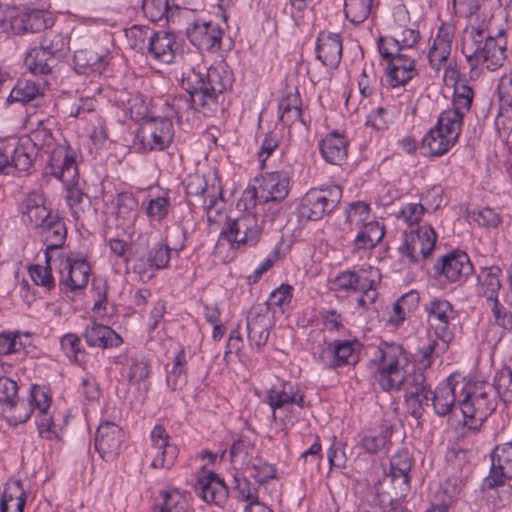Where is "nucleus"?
Returning <instances> with one entry per match:
<instances>
[{"label": "nucleus", "instance_id": "nucleus-37", "mask_svg": "<svg viewBox=\"0 0 512 512\" xmlns=\"http://www.w3.org/2000/svg\"><path fill=\"white\" fill-rule=\"evenodd\" d=\"M435 339H430L427 344L418 350L419 363L427 369L431 366L434 357H439L448 350L449 335L435 334Z\"/></svg>", "mask_w": 512, "mask_h": 512}, {"label": "nucleus", "instance_id": "nucleus-3", "mask_svg": "<svg viewBox=\"0 0 512 512\" xmlns=\"http://www.w3.org/2000/svg\"><path fill=\"white\" fill-rule=\"evenodd\" d=\"M407 362L402 345L382 342L375 350L371 364L377 367L375 379L384 391L400 390L404 375L400 371L401 362Z\"/></svg>", "mask_w": 512, "mask_h": 512}, {"label": "nucleus", "instance_id": "nucleus-21", "mask_svg": "<svg viewBox=\"0 0 512 512\" xmlns=\"http://www.w3.org/2000/svg\"><path fill=\"white\" fill-rule=\"evenodd\" d=\"M340 34L320 32L315 47L316 58L326 67L337 68L342 58Z\"/></svg>", "mask_w": 512, "mask_h": 512}, {"label": "nucleus", "instance_id": "nucleus-54", "mask_svg": "<svg viewBox=\"0 0 512 512\" xmlns=\"http://www.w3.org/2000/svg\"><path fill=\"white\" fill-rule=\"evenodd\" d=\"M67 42L62 34L55 31H49L44 34L40 42V48L46 50L54 57L62 54L66 48Z\"/></svg>", "mask_w": 512, "mask_h": 512}, {"label": "nucleus", "instance_id": "nucleus-38", "mask_svg": "<svg viewBox=\"0 0 512 512\" xmlns=\"http://www.w3.org/2000/svg\"><path fill=\"white\" fill-rule=\"evenodd\" d=\"M464 115L457 110H444L438 117L437 123L434 127H439L441 132L447 134L455 143L461 133V126L463 124Z\"/></svg>", "mask_w": 512, "mask_h": 512}, {"label": "nucleus", "instance_id": "nucleus-53", "mask_svg": "<svg viewBox=\"0 0 512 512\" xmlns=\"http://www.w3.org/2000/svg\"><path fill=\"white\" fill-rule=\"evenodd\" d=\"M150 374L151 365L148 359L144 357L132 358L128 373L129 382L139 384L149 378Z\"/></svg>", "mask_w": 512, "mask_h": 512}, {"label": "nucleus", "instance_id": "nucleus-51", "mask_svg": "<svg viewBox=\"0 0 512 512\" xmlns=\"http://www.w3.org/2000/svg\"><path fill=\"white\" fill-rule=\"evenodd\" d=\"M170 207L171 202L168 196H158L149 200L145 212L149 218L160 222L167 217Z\"/></svg>", "mask_w": 512, "mask_h": 512}, {"label": "nucleus", "instance_id": "nucleus-58", "mask_svg": "<svg viewBox=\"0 0 512 512\" xmlns=\"http://www.w3.org/2000/svg\"><path fill=\"white\" fill-rule=\"evenodd\" d=\"M36 425L39 435L42 438L52 440L59 437L57 426L54 423L53 417L48 413V411L39 412L36 418Z\"/></svg>", "mask_w": 512, "mask_h": 512}, {"label": "nucleus", "instance_id": "nucleus-14", "mask_svg": "<svg viewBox=\"0 0 512 512\" xmlns=\"http://www.w3.org/2000/svg\"><path fill=\"white\" fill-rule=\"evenodd\" d=\"M512 479V442L497 445L491 452L489 476L482 483L483 489H493Z\"/></svg>", "mask_w": 512, "mask_h": 512}, {"label": "nucleus", "instance_id": "nucleus-31", "mask_svg": "<svg viewBox=\"0 0 512 512\" xmlns=\"http://www.w3.org/2000/svg\"><path fill=\"white\" fill-rule=\"evenodd\" d=\"M377 48L386 65L392 66L395 64V66L416 69L415 59L411 55L403 53L400 40L380 37L377 41Z\"/></svg>", "mask_w": 512, "mask_h": 512}, {"label": "nucleus", "instance_id": "nucleus-16", "mask_svg": "<svg viewBox=\"0 0 512 512\" xmlns=\"http://www.w3.org/2000/svg\"><path fill=\"white\" fill-rule=\"evenodd\" d=\"M304 393L300 388L288 381H280L274 384L267 392L266 401L272 409V415L276 417V411L296 405L300 409L305 407Z\"/></svg>", "mask_w": 512, "mask_h": 512}, {"label": "nucleus", "instance_id": "nucleus-60", "mask_svg": "<svg viewBox=\"0 0 512 512\" xmlns=\"http://www.w3.org/2000/svg\"><path fill=\"white\" fill-rule=\"evenodd\" d=\"M451 53V47L433 41L429 49L428 59L432 69L439 71L443 62H446Z\"/></svg>", "mask_w": 512, "mask_h": 512}, {"label": "nucleus", "instance_id": "nucleus-28", "mask_svg": "<svg viewBox=\"0 0 512 512\" xmlns=\"http://www.w3.org/2000/svg\"><path fill=\"white\" fill-rule=\"evenodd\" d=\"M8 146L11 171L14 169L20 172L28 171L40 152V148L35 147V143L30 140L29 136L20 138L14 147Z\"/></svg>", "mask_w": 512, "mask_h": 512}, {"label": "nucleus", "instance_id": "nucleus-10", "mask_svg": "<svg viewBox=\"0 0 512 512\" xmlns=\"http://www.w3.org/2000/svg\"><path fill=\"white\" fill-rule=\"evenodd\" d=\"M361 344L357 340H334L326 343L316 358L323 369L334 370L357 363L356 349Z\"/></svg>", "mask_w": 512, "mask_h": 512}, {"label": "nucleus", "instance_id": "nucleus-8", "mask_svg": "<svg viewBox=\"0 0 512 512\" xmlns=\"http://www.w3.org/2000/svg\"><path fill=\"white\" fill-rule=\"evenodd\" d=\"M473 271V264L465 252L451 251L437 260L432 267L431 276L436 280L444 276L448 282L461 285Z\"/></svg>", "mask_w": 512, "mask_h": 512}, {"label": "nucleus", "instance_id": "nucleus-17", "mask_svg": "<svg viewBox=\"0 0 512 512\" xmlns=\"http://www.w3.org/2000/svg\"><path fill=\"white\" fill-rule=\"evenodd\" d=\"M186 34L199 50L212 51L221 47L223 31L212 21H196L187 27Z\"/></svg>", "mask_w": 512, "mask_h": 512}, {"label": "nucleus", "instance_id": "nucleus-19", "mask_svg": "<svg viewBox=\"0 0 512 512\" xmlns=\"http://www.w3.org/2000/svg\"><path fill=\"white\" fill-rule=\"evenodd\" d=\"M194 491L206 503H214L216 505L223 504L229 494L224 480L214 472H208L198 477L194 485Z\"/></svg>", "mask_w": 512, "mask_h": 512}, {"label": "nucleus", "instance_id": "nucleus-55", "mask_svg": "<svg viewBox=\"0 0 512 512\" xmlns=\"http://www.w3.org/2000/svg\"><path fill=\"white\" fill-rule=\"evenodd\" d=\"M137 200L129 193H121L116 199V217L118 219L129 220L135 217Z\"/></svg>", "mask_w": 512, "mask_h": 512}, {"label": "nucleus", "instance_id": "nucleus-36", "mask_svg": "<svg viewBox=\"0 0 512 512\" xmlns=\"http://www.w3.org/2000/svg\"><path fill=\"white\" fill-rule=\"evenodd\" d=\"M447 136L439 130V127H433L423 137L422 148L426 149L430 156H441L455 145V142Z\"/></svg>", "mask_w": 512, "mask_h": 512}, {"label": "nucleus", "instance_id": "nucleus-20", "mask_svg": "<svg viewBox=\"0 0 512 512\" xmlns=\"http://www.w3.org/2000/svg\"><path fill=\"white\" fill-rule=\"evenodd\" d=\"M123 441L122 429L113 422L105 421L97 428L95 449L102 458L112 457L119 453Z\"/></svg>", "mask_w": 512, "mask_h": 512}, {"label": "nucleus", "instance_id": "nucleus-29", "mask_svg": "<svg viewBox=\"0 0 512 512\" xmlns=\"http://www.w3.org/2000/svg\"><path fill=\"white\" fill-rule=\"evenodd\" d=\"M41 237L46 245L45 260L50 262L52 257L51 250L62 248L67 238V228L65 222L57 215H54L41 228Z\"/></svg>", "mask_w": 512, "mask_h": 512}, {"label": "nucleus", "instance_id": "nucleus-18", "mask_svg": "<svg viewBox=\"0 0 512 512\" xmlns=\"http://www.w3.org/2000/svg\"><path fill=\"white\" fill-rule=\"evenodd\" d=\"M49 168L51 175L64 184H72L77 180L76 157L69 147L58 146L51 151Z\"/></svg>", "mask_w": 512, "mask_h": 512}, {"label": "nucleus", "instance_id": "nucleus-47", "mask_svg": "<svg viewBox=\"0 0 512 512\" xmlns=\"http://www.w3.org/2000/svg\"><path fill=\"white\" fill-rule=\"evenodd\" d=\"M254 445L245 437H238L235 439L230 448V458L234 463L239 462L241 465H246L250 462L251 454Z\"/></svg>", "mask_w": 512, "mask_h": 512}, {"label": "nucleus", "instance_id": "nucleus-43", "mask_svg": "<svg viewBox=\"0 0 512 512\" xmlns=\"http://www.w3.org/2000/svg\"><path fill=\"white\" fill-rule=\"evenodd\" d=\"M61 347L72 362L78 365H82L85 362L86 352L82 347L81 339L77 334H65L61 338Z\"/></svg>", "mask_w": 512, "mask_h": 512}, {"label": "nucleus", "instance_id": "nucleus-63", "mask_svg": "<svg viewBox=\"0 0 512 512\" xmlns=\"http://www.w3.org/2000/svg\"><path fill=\"white\" fill-rule=\"evenodd\" d=\"M293 287L289 284H281L277 289L271 292L268 302V306H283L288 304L292 298Z\"/></svg>", "mask_w": 512, "mask_h": 512}, {"label": "nucleus", "instance_id": "nucleus-34", "mask_svg": "<svg viewBox=\"0 0 512 512\" xmlns=\"http://www.w3.org/2000/svg\"><path fill=\"white\" fill-rule=\"evenodd\" d=\"M28 403L29 409H26L24 413H20L19 415H12L8 418V422L11 425L27 422V420L31 417L34 408H37L39 412L48 411L51 398L45 391L44 387L34 384L30 389Z\"/></svg>", "mask_w": 512, "mask_h": 512}, {"label": "nucleus", "instance_id": "nucleus-9", "mask_svg": "<svg viewBox=\"0 0 512 512\" xmlns=\"http://www.w3.org/2000/svg\"><path fill=\"white\" fill-rule=\"evenodd\" d=\"M91 273L88 261L83 257L73 255L60 261L59 288L64 294L82 291L86 288Z\"/></svg>", "mask_w": 512, "mask_h": 512}, {"label": "nucleus", "instance_id": "nucleus-5", "mask_svg": "<svg viewBox=\"0 0 512 512\" xmlns=\"http://www.w3.org/2000/svg\"><path fill=\"white\" fill-rule=\"evenodd\" d=\"M341 197L342 189L338 185L312 188L301 200L299 216L312 221L320 220L337 207Z\"/></svg>", "mask_w": 512, "mask_h": 512}, {"label": "nucleus", "instance_id": "nucleus-30", "mask_svg": "<svg viewBox=\"0 0 512 512\" xmlns=\"http://www.w3.org/2000/svg\"><path fill=\"white\" fill-rule=\"evenodd\" d=\"M110 53L101 47H87L74 52L73 62L80 69L90 68L101 74L109 63Z\"/></svg>", "mask_w": 512, "mask_h": 512}, {"label": "nucleus", "instance_id": "nucleus-22", "mask_svg": "<svg viewBox=\"0 0 512 512\" xmlns=\"http://www.w3.org/2000/svg\"><path fill=\"white\" fill-rule=\"evenodd\" d=\"M412 467V458L408 451L402 450L391 457L390 477L395 489L396 495L403 497L410 490V471Z\"/></svg>", "mask_w": 512, "mask_h": 512}, {"label": "nucleus", "instance_id": "nucleus-35", "mask_svg": "<svg viewBox=\"0 0 512 512\" xmlns=\"http://www.w3.org/2000/svg\"><path fill=\"white\" fill-rule=\"evenodd\" d=\"M25 65L33 74L47 75L57 64L56 57L40 47L32 48L25 57Z\"/></svg>", "mask_w": 512, "mask_h": 512}, {"label": "nucleus", "instance_id": "nucleus-42", "mask_svg": "<svg viewBox=\"0 0 512 512\" xmlns=\"http://www.w3.org/2000/svg\"><path fill=\"white\" fill-rule=\"evenodd\" d=\"M186 364L185 351L180 349L175 355L172 370L166 378L167 385L171 390L175 391L186 383Z\"/></svg>", "mask_w": 512, "mask_h": 512}, {"label": "nucleus", "instance_id": "nucleus-46", "mask_svg": "<svg viewBox=\"0 0 512 512\" xmlns=\"http://www.w3.org/2000/svg\"><path fill=\"white\" fill-rule=\"evenodd\" d=\"M387 82L391 87L404 86L417 74V69L407 68L406 66L386 65Z\"/></svg>", "mask_w": 512, "mask_h": 512}, {"label": "nucleus", "instance_id": "nucleus-61", "mask_svg": "<svg viewBox=\"0 0 512 512\" xmlns=\"http://www.w3.org/2000/svg\"><path fill=\"white\" fill-rule=\"evenodd\" d=\"M25 502L24 492H21L19 496L4 492L0 501V512H23Z\"/></svg>", "mask_w": 512, "mask_h": 512}, {"label": "nucleus", "instance_id": "nucleus-39", "mask_svg": "<svg viewBox=\"0 0 512 512\" xmlns=\"http://www.w3.org/2000/svg\"><path fill=\"white\" fill-rule=\"evenodd\" d=\"M38 98H41V94L35 82L30 80H19L11 89L9 96L7 97V103L26 104Z\"/></svg>", "mask_w": 512, "mask_h": 512}, {"label": "nucleus", "instance_id": "nucleus-50", "mask_svg": "<svg viewBox=\"0 0 512 512\" xmlns=\"http://www.w3.org/2000/svg\"><path fill=\"white\" fill-rule=\"evenodd\" d=\"M142 10L151 22H158L168 17L169 2L168 0H143Z\"/></svg>", "mask_w": 512, "mask_h": 512}, {"label": "nucleus", "instance_id": "nucleus-13", "mask_svg": "<svg viewBox=\"0 0 512 512\" xmlns=\"http://www.w3.org/2000/svg\"><path fill=\"white\" fill-rule=\"evenodd\" d=\"M273 325V316L267 304L252 306L246 317L247 338L250 345L255 346L257 350L265 346Z\"/></svg>", "mask_w": 512, "mask_h": 512}, {"label": "nucleus", "instance_id": "nucleus-24", "mask_svg": "<svg viewBox=\"0 0 512 512\" xmlns=\"http://www.w3.org/2000/svg\"><path fill=\"white\" fill-rule=\"evenodd\" d=\"M151 440L157 454L152 461L154 468H171L177 457V447L169 444V436L162 425H156L151 432Z\"/></svg>", "mask_w": 512, "mask_h": 512}, {"label": "nucleus", "instance_id": "nucleus-12", "mask_svg": "<svg viewBox=\"0 0 512 512\" xmlns=\"http://www.w3.org/2000/svg\"><path fill=\"white\" fill-rule=\"evenodd\" d=\"M173 135V124L165 117L143 119L138 133L143 147H148L151 151H162L167 148L173 140Z\"/></svg>", "mask_w": 512, "mask_h": 512}, {"label": "nucleus", "instance_id": "nucleus-6", "mask_svg": "<svg viewBox=\"0 0 512 512\" xmlns=\"http://www.w3.org/2000/svg\"><path fill=\"white\" fill-rule=\"evenodd\" d=\"M507 31L499 29L495 34L491 31L486 36L483 46L478 49H470L471 53L466 55L469 63L482 62L489 71H495L503 66L507 59Z\"/></svg>", "mask_w": 512, "mask_h": 512}, {"label": "nucleus", "instance_id": "nucleus-41", "mask_svg": "<svg viewBox=\"0 0 512 512\" xmlns=\"http://www.w3.org/2000/svg\"><path fill=\"white\" fill-rule=\"evenodd\" d=\"M373 0H345L344 13L346 18L354 23H363L371 13Z\"/></svg>", "mask_w": 512, "mask_h": 512}, {"label": "nucleus", "instance_id": "nucleus-64", "mask_svg": "<svg viewBox=\"0 0 512 512\" xmlns=\"http://www.w3.org/2000/svg\"><path fill=\"white\" fill-rule=\"evenodd\" d=\"M474 221L482 227L497 228L501 223V218L493 209L486 207L478 211Z\"/></svg>", "mask_w": 512, "mask_h": 512}, {"label": "nucleus", "instance_id": "nucleus-48", "mask_svg": "<svg viewBox=\"0 0 512 512\" xmlns=\"http://www.w3.org/2000/svg\"><path fill=\"white\" fill-rule=\"evenodd\" d=\"M66 200L72 211V216L76 220L79 219L80 214L91 205L90 197L78 188H69Z\"/></svg>", "mask_w": 512, "mask_h": 512}, {"label": "nucleus", "instance_id": "nucleus-57", "mask_svg": "<svg viewBox=\"0 0 512 512\" xmlns=\"http://www.w3.org/2000/svg\"><path fill=\"white\" fill-rule=\"evenodd\" d=\"M46 266L34 265L30 268L29 273L36 285L46 288L48 291L55 287V281L52 276L50 262H46Z\"/></svg>", "mask_w": 512, "mask_h": 512}, {"label": "nucleus", "instance_id": "nucleus-52", "mask_svg": "<svg viewBox=\"0 0 512 512\" xmlns=\"http://www.w3.org/2000/svg\"><path fill=\"white\" fill-rule=\"evenodd\" d=\"M365 277L358 275L355 271H344L335 277L333 285L338 291H358L363 284Z\"/></svg>", "mask_w": 512, "mask_h": 512}, {"label": "nucleus", "instance_id": "nucleus-15", "mask_svg": "<svg viewBox=\"0 0 512 512\" xmlns=\"http://www.w3.org/2000/svg\"><path fill=\"white\" fill-rule=\"evenodd\" d=\"M260 231L257 218L254 215L246 214L237 219H230L227 228L221 232L220 238L226 239L232 246L234 244L254 246L258 241Z\"/></svg>", "mask_w": 512, "mask_h": 512}, {"label": "nucleus", "instance_id": "nucleus-26", "mask_svg": "<svg viewBox=\"0 0 512 512\" xmlns=\"http://www.w3.org/2000/svg\"><path fill=\"white\" fill-rule=\"evenodd\" d=\"M424 311L431 323L437 322L435 334L449 335L447 328L450 321L456 317L453 305L444 298H433L424 305Z\"/></svg>", "mask_w": 512, "mask_h": 512}, {"label": "nucleus", "instance_id": "nucleus-40", "mask_svg": "<svg viewBox=\"0 0 512 512\" xmlns=\"http://www.w3.org/2000/svg\"><path fill=\"white\" fill-rule=\"evenodd\" d=\"M473 99L474 91L468 83L465 80L457 81L454 85L452 110H457V112H461L465 116L471 109Z\"/></svg>", "mask_w": 512, "mask_h": 512}, {"label": "nucleus", "instance_id": "nucleus-11", "mask_svg": "<svg viewBox=\"0 0 512 512\" xmlns=\"http://www.w3.org/2000/svg\"><path fill=\"white\" fill-rule=\"evenodd\" d=\"M436 239V232L431 226L418 227L415 231L405 234L403 243L399 246V252L411 263H418L420 259H426L431 255Z\"/></svg>", "mask_w": 512, "mask_h": 512}, {"label": "nucleus", "instance_id": "nucleus-59", "mask_svg": "<svg viewBox=\"0 0 512 512\" xmlns=\"http://www.w3.org/2000/svg\"><path fill=\"white\" fill-rule=\"evenodd\" d=\"M491 312L494 317L495 324L507 332L512 331V313L504 307L499 299L491 302Z\"/></svg>", "mask_w": 512, "mask_h": 512}, {"label": "nucleus", "instance_id": "nucleus-33", "mask_svg": "<svg viewBox=\"0 0 512 512\" xmlns=\"http://www.w3.org/2000/svg\"><path fill=\"white\" fill-rule=\"evenodd\" d=\"M500 267L493 265L482 267L477 275V293L485 297L488 302L498 299V293L501 288Z\"/></svg>", "mask_w": 512, "mask_h": 512}, {"label": "nucleus", "instance_id": "nucleus-27", "mask_svg": "<svg viewBox=\"0 0 512 512\" xmlns=\"http://www.w3.org/2000/svg\"><path fill=\"white\" fill-rule=\"evenodd\" d=\"M319 150L327 163L341 166L348 156V140L343 134L332 131L320 141Z\"/></svg>", "mask_w": 512, "mask_h": 512}, {"label": "nucleus", "instance_id": "nucleus-32", "mask_svg": "<svg viewBox=\"0 0 512 512\" xmlns=\"http://www.w3.org/2000/svg\"><path fill=\"white\" fill-rule=\"evenodd\" d=\"M452 376H449L445 383H442L433 391L432 404L436 415L440 417L447 416L455 406L456 387Z\"/></svg>", "mask_w": 512, "mask_h": 512}, {"label": "nucleus", "instance_id": "nucleus-44", "mask_svg": "<svg viewBox=\"0 0 512 512\" xmlns=\"http://www.w3.org/2000/svg\"><path fill=\"white\" fill-rule=\"evenodd\" d=\"M494 392L506 404H512V367L504 366L496 373Z\"/></svg>", "mask_w": 512, "mask_h": 512}, {"label": "nucleus", "instance_id": "nucleus-62", "mask_svg": "<svg viewBox=\"0 0 512 512\" xmlns=\"http://www.w3.org/2000/svg\"><path fill=\"white\" fill-rule=\"evenodd\" d=\"M53 216L54 215H52L51 212L48 211L45 206H43L25 211L23 213V221L25 223H30L34 227L42 228L44 224L48 222V219H51Z\"/></svg>", "mask_w": 512, "mask_h": 512}, {"label": "nucleus", "instance_id": "nucleus-4", "mask_svg": "<svg viewBox=\"0 0 512 512\" xmlns=\"http://www.w3.org/2000/svg\"><path fill=\"white\" fill-rule=\"evenodd\" d=\"M290 177L286 172H268L262 176L259 188L248 187L243 197L245 207L255 206L257 202L266 204L268 202H282L289 194Z\"/></svg>", "mask_w": 512, "mask_h": 512}, {"label": "nucleus", "instance_id": "nucleus-7", "mask_svg": "<svg viewBox=\"0 0 512 512\" xmlns=\"http://www.w3.org/2000/svg\"><path fill=\"white\" fill-rule=\"evenodd\" d=\"M2 16L9 20L10 30L15 35L39 33L53 25L50 14L40 9L7 7Z\"/></svg>", "mask_w": 512, "mask_h": 512}, {"label": "nucleus", "instance_id": "nucleus-49", "mask_svg": "<svg viewBox=\"0 0 512 512\" xmlns=\"http://www.w3.org/2000/svg\"><path fill=\"white\" fill-rule=\"evenodd\" d=\"M170 248L162 242L156 243L148 252L147 263L150 268L163 269L170 261Z\"/></svg>", "mask_w": 512, "mask_h": 512}, {"label": "nucleus", "instance_id": "nucleus-2", "mask_svg": "<svg viewBox=\"0 0 512 512\" xmlns=\"http://www.w3.org/2000/svg\"><path fill=\"white\" fill-rule=\"evenodd\" d=\"M461 395L463 399L459 405L464 426L476 432L497 407L494 388L483 381L467 382L462 387Z\"/></svg>", "mask_w": 512, "mask_h": 512}, {"label": "nucleus", "instance_id": "nucleus-25", "mask_svg": "<svg viewBox=\"0 0 512 512\" xmlns=\"http://www.w3.org/2000/svg\"><path fill=\"white\" fill-rule=\"evenodd\" d=\"M82 337L89 347L101 349L119 347L123 343L122 337L116 331L97 322L87 325Z\"/></svg>", "mask_w": 512, "mask_h": 512}, {"label": "nucleus", "instance_id": "nucleus-23", "mask_svg": "<svg viewBox=\"0 0 512 512\" xmlns=\"http://www.w3.org/2000/svg\"><path fill=\"white\" fill-rule=\"evenodd\" d=\"M149 55L163 63H171L174 60L178 44L174 33L158 31L152 33L146 45Z\"/></svg>", "mask_w": 512, "mask_h": 512}, {"label": "nucleus", "instance_id": "nucleus-45", "mask_svg": "<svg viewBox=\"0 0 512 512\" xmlns=\"http://www.w3.org/2000/svg\"><path fill=\"white\" fill-rule=\"evenodd\" d=\"M392 435V428L385 427L377 434L365 435L362 438V446L367 453L376 454L386 447Z\"/></svg>", "mask_w": 512, "mask_h": 512}, {"label": "nucleus", "instance_id": "nucleus-56", "mask_svg": "<svg viewBox=\"0 0 512 512\" xmlns=\"http://www.w3.org/2000/svg\"><path fill=\"white\" fill-rule=\"evenodd\" d=\"M18 384L8 377H0V403L14 408L18 402Z\"/></svg>", "mask_w": 512, "mask_h": 512}, {"label": "nucleus", "instance_id": "nucleus-1", "mask_svg": "<svg viewBox=\"0 0 512 512\" xmlns=\"http://www.w3.org/2000/svg\"><path fill=\"white\" fill-rule=\"evenodd\" d=\"M182 88L188 93L184 99L186 110H213L219 94L226 86L216 68H191L182 76Z\"/></svg>", "mask_w": 512, "mask_h": 512}]
</instances>
